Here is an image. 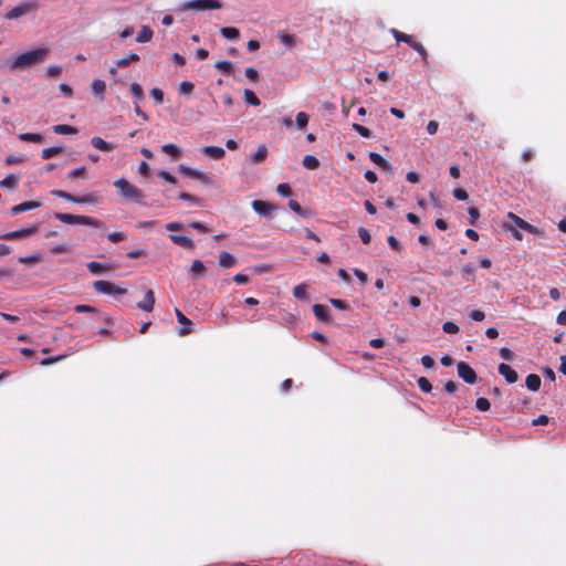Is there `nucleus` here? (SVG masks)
Instances as JSON below:
<instances>
[{
  "label": "nucleus",
  "mask_w": 566,
  "mask_h": 566,
  "mask_svg": "<svg viewBox=\"0 0 566 566\" xmlns=\"http://www.w3.org/2000/svg\"><path fill=\"white\" fill-rule=\"evenodd\" d=\"M308 123V115L304 112H300L296 114V125L298 128L303 129L306 127Z\"/></svg>",
  "instance_id": "nucleus-48"
},
{
  "label": "nucleus",
  "mask_w": 566,
  "mask_h": 566,
  "mask_svg": "<svg viewBox=\"0 0 566 566\" xmlns=\"http://www.w3.org/2000/svg\"><path fill=\"white\" fill-rule=\"evenodd\" d=\"M252 208L258 214L266 218L275 210L274 205L259 199L252 201Z\"/></svg>",
  "instance_id": "nucleus-10"
},
{
  "label": "nucleus",
  "mask_w": 566,
  "mask_h": 566,
  "mask_svg": "<svg viewBox=\"0 0 566 566\" xmlns=\"http://www.w3.org/2000/svg\"><path fill=\"white\" fill-rule=\"evenodd\" d=\"M108 240L113 243H117L124 241L126 239V234L124 232H113L107 235Z\"/></svg>",
  "instance_id": "nucleus-57"
},
{
  "label": "nucleus",
  "mask_w": 566,
  "mask_h": 566,
  "mask_svg": "<svg viewBox=\"0 0 566 566\" xmlns=\"http://www.w3.org/2000/svg\"><path fill=\"white\" fill-rule=\"evenodd\" d=\"M114 186L117 188L118 193L120 197H123L126 200H130L133 202L137 203H144V193L143 191L132 185L128 180L125 178H119L114 182Z\"/></svg>",
  "instance_id": "nucleus-2"
},
{
  "label": "nucleus",
  "mask_w": 566,
  "mask_h": 566,
  "mask_svg": "<svg viewBox=\"0 0 566 566\" xmlns=\"http://www.w3.org/2000/svg\"><path fill=\"white\" fill-rule=\"evenodd\" d=\"M41 258L39 255H29L19 258V262L22 264H36L40 262Z\"/></svg>",
  "instance_id": "nucleus-54"
},
{
  "label": "nucleus",
  "mask_w": 566,
  "mask_h": 566,
  "mask_svg": "<svg viewBox=\"0 0 566 566\" xmlns=\"http://www.w3.org/2000/svg\"><path fill=\"white\" fill-rule=\"evenodd\" d=\"M442 329L447 334H458L460 331L459 326L453 322L443 323Z\"/></svg>",
  "instance_id": "nucleus-49"
},
{
  "label": "nucleus",
  "mask_w": 566,
  "mask_h": 566,
  "mask_svg": "<svg viewBox=\"0 0 566 566\" xmlns=\"http://www.w3.org/2000/svg\"><path fill=\"white\" fill-rule=\"evenodd\" d=\"M41 206L38 201H24L22 203H19L17 206H13L10 210L11 216H17L19 213H22L28 210L36 209Z\"/></svg>",
  "instance_id": "nucleus-15"
},
{
  "label": "nucleus",
  "mask_w": 566,
  "mask_h": 566,
  "mask_svg": "<svg viewBox=\"0 0 566 566\" xmlns=\"http://www.w3.org/2000/svg\"><path fill=\"white\" fill-rule=\"evenodd\" d=\"M36 9V3L34 2H22L19 6L11 9L7 14L6 18L8 20H14L18 19L27 13H29L32 10Z\"/></svg>",
  "instance_id": "nucleus-8"
},
{
  "label": "nucleus",
  "mask_w": 566,
  "mask_h": 566,
  "mask_svg": "<svg viewBox=\"0 0 566 566\" xmlns=\"http://www.w3.org/2000/svg\"><path fill=\"white\" fill-rule=\"evenodd\" d=\"M302 165L306 169L314 170L319 167V160L315 156L306 155L302 160Z\"/></svg>",
  "instance_id": "nucleus-32"
},
{
  "label": "nucleus",
  "mask_w": 566,
  "mask_h": 566,
  "mask_svg": "<svg viewBox=\"0 0 566 566\" xmlns=\"http://www.w3.org/2000/svg\"><path fill=\"white\" fill-rule=\"evenodd\" d=\"M499 374L502 375L507 384H514L518 380L517 373L507 364L501 363L497 367Z\"/></svg>",
  "instance_id": "nucleus-11"
},
{
  "label": "nucleus",
  "mask_w": 566,
  "mask_h": 566,
  "mask_svg": "<svg viewBox=\"0 0 566 566\" xmlns=\"http://www.w3.org/2000/svg\"><path fill=\"white\" fill-rule=\"evenodd\" d=\"M175 314L178 323L181 325L178 334L181 336L190 334L192 332V322L179 308H175Z\"/></svg>",
  "instance_id": "nucleus-9"
},
{
  "label": "nucleus",
  "mask_w": 566,
  "mask_h": 566,
  "mask_svg": "<svg viewBox=\"0 0 566 566\" xmlns=\"http://www.w3.org/2000/svg\"><path fill=\"white\" fill-rule=\"evenodd\" d=\"M139 60H140V57H139L138 54L130 53L129 55H127V56H125L123 59L117 60L116 66L123 69V67L128 66L130 63L138 62Z\"/></svg>",
  "instance_id": "nucleus-31"
},
{
  "label": "nucleus",
  "mask_w": 566,
  "mask_h": 566,
  "mask_svg": "<svg viewBox=\"0 0 566 566\" xmlns=\"http://www.w3.org/2000/svg\"><path fill=\"white\" fill-rule=\"evenodd\" d=\"M549 421V418L546 415H541L537 418L532 420L533 426H545Z\"/></svg>",
  "instance_id": "nucleus-63"
},
{
  "label": "nucleus",
  "mask_w": 566,
  "mask_h": 566,
  "mask_svg": "<svg viewBox=\"0 0 566 566\" xmlns=\"http://www.w3.org/2000/svg\"><path fill=\"white\" fill-rule=\"evenodd\" d=\"M279 39L283 44H285L289 48H291L295 44L294 35H291L287 33H281V34H279Z\"/></svg>",
  "instance_id": "nucleus-50"
},
{
  "label": "nucleus",
  "mask_w": 566,
  "mask_h": 566,
  "mask_svg": "<svg viewBox=\"0 0 566 566\" xmlns=\"http://www.w3.org/2000/svg\"><path fill=\"white\" fill-rule=\"evenodd\" d=\"M91 90L94 95H99L103 99V94L106 91V84L104 81L96 78L92 82Z\"/></svg>",
  "instance_id": "nucleus-27"
},
{
  "label": "nucleus",
  "mask_w": 566,
  "mask_h": 566,
  "mask_svg": "<svg viewBox=\"0 0 566 566\" xmlns=\"http://www.w3.org/2000/svg\"><path fill=\"white\" fill-rule=\"evenodd\" d=\"M358 235H359L360 240L363 241V243H365V244H368L371 240V235L366 228H363V227L359 228Z\"/></svg>",
  "instance_id": "nucleus-56"
},
{
  "label": "nucleus",
  "mask_w": 566,
  "mask_h": 566,
  "mask_svg": "<svg viewBox=\"0 0 566 566\" xmlns=\"http://www.w3.org/2000/svg\"><path fill=\"white\" fill-rule=\"evenodd\" d=\"M19 139L29 143H41L42 135L38 133H22L19 135Z\"/></svg>",
  "instance_id": "nucleus-35"
},
{
  "label": "nucleus",
  "mask_w": 566,
  "mask_h": 566,
  "mask_svg": "<svg viewBox=\"0 0 566 566\" xmlns=\"http://www.w3.org/2000/svg\"><path fill=\"white\" fill-rule=\"evenodd\" d=\"M74 311L76 313H93V314H98L99 313V311L96 307H93V306H90V305H84V304L76 305L74 307Z\"/></svg>",
  "instance_id": "nucleus-46"
},
{
  "label": "nucleus",
  "mask_w": 566,
  "mask_h": 566,
  "mask_svg": "<svg viewBox=\"0 0 566 566\" xmlns=\"http://www.w3.org/2000/svg\"><path fill=\"white\" fill-rule=\"evenodd\" d=\"M85 172H86L85 167H78L69 172V178L74 179V178H78V177H84Z\"/></svg>",
  "instance_id": "nucleus-59"
},
{
  "label": "nucleus",
  "mask_w": 566,
  "mask_h": 566,
  "mask_svg": "<svg viewBox=\"0 0 566 566\" xmlns=\"http://www.w3.org/2000/svg\"><path fill=\"white\" fill-rule=\"evenodd\" d=\"M50 53L48 48H38L32 51L17 55L10 63L11 71H24L45 61Z\"/></svg>",
  "instance_id": "nucleus-1"
},
{
  "label": "nucleus",
  "mask_w": 566,
  "mask_h": 566,
  "mask_svg": "<svg viewBox=\"0 0 566 566\" xmlns=\"http://www.w3.org/2000/svg\"><path fill=\"white\" fill-rule=\"evenodd\" d=\"M180 172L189 178L197 179L203 184H210L211 181L210 177L206 172L198 171L186 166H180Z\"/></svg>",
  "instance_id": "nucleus-12"
},
{
  "label": "nucleus",
  "mask_w": 566,
  "mask_h": 566,
  "mask_svg": "<svg viewBox=\"0 0 566 566\" xmlns=\"http://www.w3.org/2000/svg\"><path fill=\"white\" fill-rule=\"evenodd\" d=\"M190 270L193 274L202 275L206 271V268L201 261L196 260L193 261Z\"/></svg>",
  "instance_id": "nucleus-51"
},
{
  "label": "nucleus",
  "mask_w": 566,
  "mask_h": 566,
  "mask_svg": "<svg viewBox=\"0 0 566 566\" xmlns=\"http://www.w3.org/2000/svg\"><path fill=\"white\" fill-rule=\"evenodd\" d=\"M20 177L14 174H9L6 178L0 180V187L7 189H14L19 184Z\"/></svg>",
  "instance_id": "nucleus-24"
},
{
  "label": "nucleus",
  "mask_w": 566,
  "mask_h": 566,
  "mask_svg": "<svg viewBox=\"0 0 566 566\" xmlns=\"http://www.w3.org/2000/svg\"><path fill=\"white\" fill-rule=\"evenodd\" d=\"M458 375L463 381L467 384H475L478 380V375L475 370L465 361H460L457 365Z\"/></svg>",
  "instance_id": "nucleus-7"
},
{
  "label": "nucleus",
  "mask_w": 566,
  "mask_h": 566,
  "mask_svg": "<svg viewBox=\"0 0 566 566\" xmlns=\"http://www.w3.org/2000/svg\"><path fill=\"white\" fill-rule=\"evenodd\" d=\"M289 208L301 217H308L310 210L304 209L296 200L289 201Z\"/></svg>",
  "instance_id": "nucleus-33"
},
{
  "label": "nucleus",
  "mask_w": 566,
  "mask_h": 566,
  "mask_svg": "<svg viewBox=\"0 0 566 566\" xmlns=\"http://www.w3.org/2000/svg\"><path fill=\"white\" fill-rule=\"evenodd\" d=\"M411 48H412L415 51H417V52L421 55V57H422V63H423L424 65H427V64H428V52H427V50L423 48V45H422L421 43H419V42H417V41H416V42H415V44H413Z\"/></svg>",
  "instance_id": "nucleus-41"
},
{
  "label": "nucleus",
  "mask_w": 566,
  "mask_h": 566,
  "mask_svg": "<svg viewBox=\"0 0 566 566\" xmlns=\"http://www.w3.org/2000/svg\"><path fill=\"white\" fill-rule=\"evenodd\" d=\"M129 91L138 102L144 99V91L140 84L132 83L129 86Z\"/></svg>",
  "instance_id": "nucleus-37"
},
{
  "label": "nucleus",
  "mask_w": 566,
  "mask_h": 566,
  "mask_svg": "<svg viewBox=\"0 0 566 566\" xmlns=\"http://www.w3.org/2000/svg\"><path fill=\"white\" fill-rule=\"evenodd\" d=\"M266 156H268V148H266V146L265 145H260L258 147L256 151L253 155H251L250 161L252 164H261V163H263L265 160Z\"/></svg>",
  "instance_id": "nucleus-21"
},
{
  "label": "nucleus",
  "mask_w": 566,
  "mask_h": 566,
  "mask_svg": "<svg viewBox=\"0 0 566 566\" xmlns=\"http://www.w3.org/2000/svg\"><path fill=\"white\" fill-rule=\"evenodd\" d=\"M390 33L392 34V36L397 40V42H405L407 43L408 45L412 46L415 44V40L412 39L411 35H408L403 32H400L399 30L397 29H391L390 30Z\"/></svg>",
  "instance_id": "nucleus-25"
},
{
  "label": "nucleus",
  "mask_w": 566,
  "mask_h": 566,
  "mask_svg": "<svg viewBox=\"0 0 566 566\" xmlns=\"http://www.w3.org/2000/svg\"><path fill=\"white\" fill-rule=\"evenodd\" d=\"M53 132L55 134L61 135H70L75 134L77 129L74 126L65 125V124H57L52 127Z\"/></svg>",
  "instance_id": "nucleus-30"
},
{
  "label": "nucleus",
  "mask_w": 566,
  "mask_h": 566,
  "mask_svg": "<svg viewBox=\"0 0 566 566\" xmlns=\"http://www.w3.org/2000/svg\"><path fill=\"white\" fill-rule=\"evenodd\" d=\"M169 238L175 244L180 245L187 250L192 251L195 249V243H193L192 239H190L186 235L170 234Z\"/></svg>",
  "instance_id": "nucleus-18"
},
{
  "label": "nucleus",
  "mask_w": 566,
  "mask_h": 566,
  "mask_svg": "<svg viewBox=\"0 0 566 566\" xmlns=\"http://www.w3.org/2000/svg\"><path fill=\"white\" fill-rule=\"evenodd\" d=\"M507 218L511 219L515 223V226H517L522 230L524 229V227L527 222L524 219L520 218L518 216L514 214L513 212H509Z\"/></svg>",
  "instance_id": "nucleus-53"
},
{
  "label": "nucleus",
  "mask_w": 566,
  "mask_h": 566,
  "mask_svg": "<svg viewBox=\"0 0 566 566\" xmlns=\"http://www.w3.org/2000/svg\"><path fill=\"white\" fill-rule=\"evenodd\" d=\"M93 287H94V290L97 293H102V294H120V295H124L127 292L126 289L117 287L112 282L104 281V280L95 281L93 283Z\"/></svg>",
  "instance_id": "nucleus-6"
},
{
  "label": "nucleus",
  "mask_w": 566,
  "mask_h": 566,
  "mask_svg": "<svg viewBox=\"0 0 566 566\" xmlns=\"http://www.w3.org/2000/svg\"><path fill=\"white\" fill-rule=\"evenodd\" d=\"M214 67L224 72L226 74H230L233 70V64L230 61H218L216 62Z\"/></svg>",
  "instance_id": "nucleus-40"
},
{
  "label": "nucleus",
  "mask_w": 566,
  "mask_h": 566,
  "mask_svg": "<svg viewBox=\"0 0 566 566\" xmlns=\"http://www.w3.org/2000/svg\"><path fill=\"white\" fill-rule=\"evenodd\" d=\"M87 269L93 274H101V273L107 271L109 268L106 264L92 261V262L87 263Z\"/></svg>",
  "instance_id": "nucleus-34"
},
{
  "label": "nucleus",
  "mask_w": 566,
  "mask_h": 566,
  "mask_svg": "<svg viewBox=\"0 0 566 566\" xmlns=\"http://www.w3.org/2000/svg\"><path fill=\"white\" fill-rule=\"evenodd\" d=\"M163 153L171 156V157H179L181 155V150L178 146L174 144H166L161 147Z\"/></svg>",
  "instance_id": "nucleus-36"
},
{
  "label": "nucleus",
  "mask_w": 566,
  "mask_h": 566,
  "mask_svg": "<svg viewBox=\"0 0 566 566\" xmlns=\"http://www.w3.org/2000/svg\"><path fill=\"white\" fill-rule=\"evenodd\" d=\"M468 212H469V216H470V223L471 224H475L476 220L480 217V212H479L478 208L470 207Z\"/></svg>",
  "instance_id": "nucleus-60"
},
{
  "label": "nucleus",
  "mask_w": 566,
  "mask_h": 566,
  "mask_svg": "<svg viewBox=\"0 0 566 566\" xmlns=\"http://www.w3.org/2000/svg\"><path fill=\"white\" fill-rule=\"evenodd\" d=\"M193 83L188 81H184L179 84V93L182 95H190L193 92Z\"/></svg>",
  "instance_id": "nucleus-42"
},
{
  "label": "nucleus",
  "mask_w": 566,
  "mask_h": 566,
  "mask_svg": "<svg viewBox=\"0 0 566 566\" xmlns=\"http://www.w3.org/2000/svg\"><path fill=\"white\" fill-rule=\"evenodd\" d=\"M369 159L385 171L392 170L391 164L387 161L384 157H381L378 153H369Z\"/></svg>",
  "instance_id": "nucleus-19"
},
{
  "label": "nucleus",
  "mask_w": 566,
  "mask_h": 566,
  "mask_svg": "<svg viewBox=\"0 0 566 566\" xmlns=\"http://www.w3.org/2000/svg\"><path fill=\"white\" fill-rule=\"evenodd\" d=\"M64 358H65V355H57V356L46 357V358L42 359L41 365L42 366H49V365H52L54 363L61 361Z\"/></svg>",
  "instance_id": "nucleus-55"
},
{
  "label": "nucleus",
  "mask_w": 566,
  "mask_h": 566,
  "mask_svg": "<svg viewBox=\"0 0 566 566\" xmlns=\"http://www.w3.org/2000/svg\"><path fill=\"white\" fill-rule=\"evenodd\" d=\"M418 386L423 392H430L432 390V385L430 380L426 377H420L418 380Z\"/></svg>",
  "instance_id": "nucleus-44"
},
{
  "label": "nucleus",
  "mask_w": 566,
  "mask_h": 566,
  "mask_svg": "<svg viewBox=\"0 0 566 566\" xmlns=\"http://www.w3.org/2000/svg\"><path fill=\"white\" fill-rule=\"evenodd\" d=\"M313 313L318 321L324 322V323L329 322L328 310L325 305H322V304L313 305Z\"/></svg>",
  "instance_id": "nucleus-20"
},
{
  "label": "nucleus",
  "mask_w": 566,
  "mask_h": 566,
  "mask_svg": "<svg viewBox=\"0 0 566 566\" xmlns=\"http://www.w3.org/2000/svg\"><path fill=\"white\" fill-rule=\"evenodd\" d=\"M475 407L480 411H488L491 407V403L486 398L480 397L475 401Z\"/></svg>",
  "instance_id": "nucleus-47"
},
{
  "label": "nucleus",
  "mask_w": 566,
  "mask_h": 566,
  "mask_svg": "<svg viewBox=\"0 0 566 566\" xmlns=\"http://www.w3.org/2000/svg\"><path fill=\"white\" fill-rule=\"evenodd\" d=\"M244 99L248 104L259 106L261 104L259 97L251 90H244Z\"/></svg>",
  "instance_id": "nucleus-38"
},
{
  "label": "nucleus",
  "mask_w": 566,
  "mask_h": 566,
  "mask_svg": "<svg viewBox=\"0 0 566 566\" xmlns=\"http://www.w3.org/2000/svg\"><path fill=\"white\" fill-rule=\"evenodd\" d=\"M293 296L297 300L302 301H308L307 296V285L306 284H298L294 286L293 289Z\"/></svg>",
  "instance_id": "nucleus-29"
},
{
  "label": "nucleus",
  "mask_w": 566,
  "mask_h": 566,
  "mask_svg": "<svg viewBox=\"0 0 566 566\" xmlns=\"http://www.w3.org/2000/svg\"><path fill=\"white\" fill-rule=\"evenodd\" d=\"M276 192L282 197H290L292 195V189L289 184H279L276 187Z\"/></svg>",
  "instance_id": "nucleus-45"
},
{
  "label": "nucleus",
  "mask_w": 566,
  "mask_h": 566,
  "mask_svg": "<svg viewBox=\"0 0 566 566\" xmlns=\"http://www.w3.org/2000/svg\"><path fill=\"white\" fill-rule=\"evenodd\" d=\"M219 264L221 268L229 269L235 264V259L233 255L227 251H222L219 254Z\"/></svg>",
  "instance_id": "nucleus-23"
},
{
  "label": "nucleus",
  "mask_w": 566,
  "mask_h": 566,
  "mask_svg": "<svg viewBox=\"0 0 566 566\" xmlns=\"http://www.w3.org/2000/svg\"><path fill=\"white\" fill-rule=\"evenodd\" d=\"M51 195H53L57 198L65 199L73 203H97L99 200V196L95 192L76 197V196H73V195L64 191V190H52Z\"/></svg>",
  "instance_id": "nucleus-5"
},
{
  "label": "nucleus",
  "mask_w": 566,
  "mask_h": 566,
  "mask_svg": "<svg viewBox=\"0 0 566 566\" xmlns=\"http://www.w3.org/2000/svg\"><path fill=\"white\" fill-rule=\"evenodd\" d=\"M150 95L157 104L164 103V92L160 88H158V87L151 88Z\"/></svg>",
  "instance_id": "nucleus-52"
},
{
  "label": "nucleus",
  "mask_w": 566,
  "mask_h": 566,
  "mask_svg": "<svg viewBox=\"0 0 566 566\" xmlns=\"http://www.w3.org/2000/svg\"><path fill=\"white\" fill-rule=\"evenodd\" d=\"M55 219L60 220L61 222L67 223V224H84V226H91V227H101L102 222L98 219L87 217V216H75L71 213H62L56 212L54 214Z\"/></svg>",
  "instance_id": "nucleus-3"
},
{
  "label": "nucleus",
  "mask_w": 566,
  "mask_h": 566,
  "mask_svg": "<svg viewBox=\"0 0 566 566\" xmlns=\"http://www.w3.org/2000/svg\"><path fill=\"white\" fill-rule=\"evenodd\" d=\"M36 229L38 228L35 226H33L30 228L20 229V230L12 231V232H7V233L2 234L0 238L6 239V240L20 239V238L33 234L36 231Z\"/></svg>",
  "instance_id": "nucleus-13"
},
{
  "label": "nucleus",
  "mask_w": 566,
  "mask_h": 566,
  "mask_svg": "<svg viewBox=\"0 0 566 566\" xmlns=\"http://www.w3.org/2000/svg\"><path fill=\"white\" fill-rule=\"evenodd\" d=\"M153 30L149 27L144 25L139 31L136 41L139 43L149 42L153 38Z\"/></svg>",
  "instance_id": "nucleus-28"
},
{
  "label": "nucleus",
  "mask_w": 566,
  "mask_h": 566,
  "mask_svg": "<svg viewBox=\"0 0 566 566\" xmlns=\"http://www.w3.org/2000/svg\"><path fill=\"white\" fill-rule=\"evenodd\" d=\"M541 377L536 374H530L525 379V385L531 391H537L541 388Z\"/></svg>",
  "instance_id": "nucleus-22"
},
{
  "label": "nucleus",
  "mask_w": 566,
  "mask_h": 566,
  "mask_svg": "<svg viewBox=\"0 0 566 566\" xmlns=\"http://www.w3.org/2000/svg\"><path fill=\"white\" fill-rule=\"evenodd\" d=\"M353 128H354V129H355V130H356L360 136H363V137H365V138H370V137H373V133H371V130H370L369 128H367V127H365V126L360 125V124H356V123H354V124H353Z\"/></svg>",
  "instance_id": "nucleus-43"
},
{
  "label": "nucleus",
  "mask_w": 566,
  "mask_h": 566,
  "mask_svg": "<svg viewBox=\"0 0 566 566\" xmlns=\"http://www.w3.org/2000/svg\"><path fill=\"white\" fill-rule=\"evenodd\" d=\"M201 153L214 160H219L226 155L224 149L219 146H205L201 148Z\"/></svg>",
  "instance_id": "nucleus-14"
},
{
  "label": "nucleus",
  "mask_w": 566,
  "mask_h": 566,
  "mask_svg": "<svg viewBox=\"0 0 566 566\" xmlns=\"http://www.w3.org/2000/svg\"><path fill=\"white\" fill-rule=\"evenodd\" d=\"M245 76L250 81L256 82L258 78H259V73H258V71L254 67H248V69H245Z\"/></svg>",
  "instance_id": "nucleus-61"
},
{
  "label": "nucleus",
  "mask_w": 566,
  "mask_h": 566,
  "mask_svg": "<svg viewBox=\"0 0 566 566\" xmlns=\"http://www.w3.org/2000/svg\"><path fill=\"white\" fill-rule=\"evenodd\" d=\"M62 72L61 66L59 65H51L46 69L45 73L49 77H57Z\"/></svg>",
  "instance_id": "nucleus-58"
},
{
  "label": "nucleus",
  "mask_w": 566,
  "mask_h": 566,
  "mask_svg": "<svg viewBox=\"0 0 566 566\" xmlns=\"http://www.w3.org/2000/svg\"><path fill=\"white\" fill-rule=\"evenodd\" d=\"M220 33L223 38L229 40H238L240 38V31L233 27H223L220 29Z\"/></svg>",
  "instance_id": "nucleus-26"
},
{
  "label": "nucleus",
  "mask_w": 566,
  "mask_h": 566,
  "mask_svg": "<svg viewBox=\"0 0 566 566\" xmlns=\"http://www.w3.org/2000/svg\"><path fill=\"white\" fill-rule=\"evenodd\" d=\"M63 148L62 147H49V148H44L41 153V157L43 159H50L56 155H59L60 153H62Z\"/></svg>",
  "instance_id": "nucleus-39"
},
{
  "label": "nucleus",
  "mask_w": 566,
  "mask_h": 566,
  "mask_svg": "<svg viewBox=\"0 0 566 566\" xmlns=\"http://www.w3.org/2000/svg\"><path fill=\"white\" fill-rule=\"evenodd\" d=\"M154 305H155V295L151 290H148L145 293L144 300L137 303V307L143 311H146V312H151L154 310Z\"/></svg>",
  "instance_id": "nucleus-16"
},
{
  "label": "nucleus",
  "mask_w": 566,
  "mask_h": 566,
  "mask_svg": "<svg viewBox=\"0 0 566 566\" xmlns=\"http://www.w3.org/2000/svg\"><path fill=\"white\" fill-rule=\"evenodd\" d=\"M500 355L504 360H512L514 358V353L507 347L501 348Z\"/></svg>",
  "instance_id": "nucleus-62"
},
{
  "label": "nucleus",
  "mask_w": 566,
  "mask_h": 566,
  "mask_svg": "<svg viewBox=\"0 0 566 566\" xmlns=\"http://www.w3.org/2000/svg\"><path fill=\"white\" fill-rule=\"evenodd\" d=\"M222 4L219 0H190L181 3L180 10H218L221 9Z\"/></svg>",
  "instance_id": "nucleus-4"
},
{
  "label": "nucleus",
  "mask_w": 566,
  "mask_h": 566,
  "mask_svg": "<svg viewBox=\"0 0 566 566\" xmlns=\"http://www.w3.org/2000/svg\"><path fill=\"white\" fill-rule=\"evenodd\" d=\"M91 144L94 148H96L101 151H105V153H109V151H113L116 149V145L107 143L106 140H104L102 137H98V136L93 137L91 139Z\"/></svg>",
  "instance_id": "nucleus-17"
},
{
  "label": "nucleus",
  "mask_w": 566,
  "mask_h": 566,
  "mask_svg": "<svg viewBox=\"0 0 566 566\" xmlns=\"http://www.w3.org/2000/svg\"><path fill=\"white\" fill-rule=\"evenodd\" d=\"M387 241H388V244L396 251L400 252L401 251V244L400 242L394 237V235H389L387 238Z\"/></svg>",
  "instance_id": "nucleus-64"
}]
</instances>
